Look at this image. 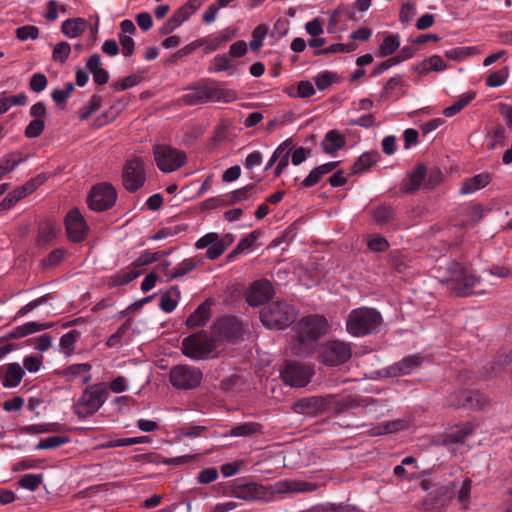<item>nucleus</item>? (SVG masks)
<instances>
[{"label": "nucleus", "instance_id": "1a4fd4ad", "mask_svg": "<svg viewBox=\"0 0 512 512\" xmlns=\"http://www.w3.org/2000/svg\"><path fill=\"white\" fill-rule=\"evenodd\" d=\"M153 155L157 167L164 173L178 170L187 158L185 152L166 144L154 145Z\"/></svg>", "mask_w": 512, "mask_h": 512}, {"label": "nucleus", "instance_id": "4468645a", "mask_svg": "<svg viewBox=\"0 0 512 512\" xmlns=\"http://www.w3.org/2000/svg\"><path fill=\"white\" fill-rule=\"evenodd\" d=\"M123 186L129 192H136L146 181L144 163L140 158L128 160L122 174Z\"/></svg>", "mask_w": 512, "mask_h": 512}, {"label": "nucleus", "instance_id": "ddd939ff", "mask_svg": "<svg viewBox=\"0 0 512 512\" xmlns=\"http://www.w3.org/2000/svg\"><path fill=\"white\" fill-rule=\"evenodd\" d=\"M283 381L291 387L306 386L313 375L311 368L296 361H286L280 370Z\"/></svg>", "mask_w": 512, "mask_h": 512}, {"label": "nucleus", "instance_id": "c85d7f7f", "mask_svg": "<svg viewBox=\"0 0 512 512\" xmlns=\"http://www.w3.org/2000/svg\"><path fill=\"white\" fill-rule=\"evenodd\" d=\"M345 138L337 130H329L324 139L322 140L321 146L326 154L334 155L339 149L345 146Z\"/></svg>", "mask_w": 512, "mask_h": 512}, {"label": "nucleus", "instance_id": "20e7f679", "mask_svg": "<svg viewBox=\"0 0 512 512\" xmlns=\"http://www.w3.org/2000/svg\"><path fill=\"white\" fill-rule=\"evenodd\" d=\"M383 323L381 313L375 308L353 309L346 318V329L354 337H365L380 332Z\"/></svg>", "mask_w": 512, "mask_h": 512}, {"label": "nucleus", "instance_id": "6ab92c4d", "mask_svg": "<svg viewBox=\"0 0 512 512\" xmlns=\"http://www.w3.org/2000/svg\"><path fill=\"white\" fill-rule=\"evenodd\" d=\"M214 333L227 340L238 339L242 336L243 327L239 319L227 316L219 319L213 326Z\"/></svg>", "mask_w": 512, "mask_h": 512}, {"label": "nucleus", "instance_id": "8fccbe9b", "mask_svg": "<svg viewBox=\"0 0 512 512\" xmlns=\"http://www.w3.org/2000/svg\"><path fill=\"white\" fill-rule=\"evenodd\" d=\"M69 442L67 437L51 436L41 439L36 445L37 450L54 449Z\"/></svg>", "mask_w": 512, "mask_h": 512}, {"label": "nucleus", "instance_id": "4c0bfd02", "mask_svg": "<svg viewBox=\"0 0 512 512\" xmlns=\"http://www.w3.org/2000/svg\"><path fill=\"white\" fill-rule=\"evenodd\" d=\"M373 220L380 226L387 225L394 217V209L386 204H381L373 209Z\"/></svg>", "mask_w": 512, "mask_h": 512}, {"label": "nucleus", "instance_id": "5fc2aeb1", "mask_svg": "<svg viewBox=\"0 0 512 512\" xmlns=\"http://www.w3.org/2000/svg\"><path fill=\"white\" fill-rule=\"evenodd\" d=\"M65 250L62 248H56L51 251L47 257H45L41 261V266L43 269H50L54 266H57L64 258Z\"/></svg>", "mask_w": 512, "mask_h": 512}, {"label": "nucleus", "instance_id": "412c9836", "mask_svg": "<svg viewBox=\"0 0 512 512\" xmlns=\"http://www.w3.org/2000/svg\"><path fill=\"white\" fill-rule=\"evenodd\" d=\"M58 233L57 223L53 220L47 219L41 221L37 228L36 235V246L39 248H45L52 244Z\"/></svg>", "mask_w": 512, "mask_h": 512}, {"label": "nucleus", "instance_id": "9b49d317", "mask_svg": "<svg viewBox=\"0 0 512 512\" xmlns=\"http://www.w3.org/2000/svg\"><path fill=\"white\" fill-rule=\"evenodd\" d=\"M203 374L197 367L177 365L169 374L170 383L177 389H194L201 383Z\"/></svg>", "mask_w": 512, "mask_h": 512}, {"label": "nucleus", "instance_id": "473e14b6", "mask_svg": "<svg viewBox=\"0 0 512 512\" xmlns=\"http://www.w3.org/2000/svg\"><path fill=\"white\" fill-rule=\"evenodd\" d=\"M26 160L21 152H11L0 158V179L7 173L13 171L20 163Z\"/></svg>", "mask_w": 512, "mask_h": 512}, {"label": "nucleus", "instance_id": "6e6552de", "mask_svg": "<svg viewBox=\"0 0 512 512\" xmlns=\"http://www.w3.org/2000/svg\"><path fill=\"white\" fill-rule=\"evenodd\" d=\"M260 319L268 328L284 329L295 319L294 308L284 301H275L265 306L260 313Z\"/></svg>", "mask_w": 512, "mask_h": 512}, {"label": "nucleus", "instance_id": "a878e982", "mask_svg": "<svg viewBox=\"0 0 512 512\" xmlns=\"http://www.w3.org/2000/svg\"><path fill=\"white\" fill-rule=\"evenodd\" d=\"M485 404V398L478 391L463 390L459 393L455 405L469 409H481Z\"/></svg>", "mask_w": 512, "mask_h": 512}, {"label": "nucleus", "instance_id": "052dcab7", "mask_svg": "<svg viewBox=\"0 0 512 512\" xmlns=\"http://www.w3.org/2000/svg\"><path fill=\"white\" fill-rule=\"evenodd\" d=\"M471 489L472 480L470 478H465L457 494L459 503L464 507H467L470 503Z\"/></svg>", "mask_w": 512, "mask_h": 512}, {"label": "nucleus", "instance_id": "423d86ee", "mask_svg": "<svg viewBox=\"0 0 512 512\" xmlns=\"http://www.w3.org/2000/svg\"><path fill=\"white\" fill-rule=\"evenodd\" d=\"M218 340L205 330H201L182 340V353L192 360L208 359L217 348Z\"/></svg>", "mask_w": 512, "mask_h": 512}, {"label": "nucleus", "instance_id": "e433bc0d", "mask_svg": "<svg viewBox=\"0 0 512 512\" xmlns=\"http://www.w3.org/2000/svg\"><path fill=\"white\" fill-rule=\"evenodd\" d=\"M512 364V351L505 355H499L488 367H485V375L487 377L496 376L505 367Z\"/></svg>", "mask_w": 512, "mask_h": 512}, {"label": "nucleus", "instance_id": "49530a36", "mask_svg": "<svg viewBox=\"0 0 512 512\" xmlns=\"http://www.w3.org/2000/svg\"><path fill=\"white\" fill-rule=\"evenodd\" d=\"M101 105L102 97L100 95H93L89 103L80 109V120H87L93 113H95L101 107Z\"/></svg>", "mask_w": 512, "mask_h": 512}, {"label": "nucleus", "instance_id": "2f4dec72", "mask_svg": "<svg viewBox=\"0 0 512 512\" xmlns=\"http://www.w3.org/2000/svg\"><path fill=\"white\" fill-rule=\"evenodd\" d=\"M427 169L425 165L419 164L410 174L409 179L403 184L402 190L411 193L419 189L426 177Z\"/></svg>", "mask_w": 512, "mask_h": 512}, {"label": "nucleus", "instance_id": "09e8293b", "mask_svg": "<svg viewBox=\"0 0 512 512\" xmlns=\"http://www.w3.org/2000/svg\"><path fill=\"white\" fill-rule=\"evenodd\" d=\"M509 76V68L507 66L501 68L498 71L492 72L486 78V85L489 87H500L507 81Z\"/></svg>", "mask_w": 512, "mask_h": 512}, {"label": "nucleus", "instance_id": "bb28decb", "mask_svg": "<svg viewBox=\"0 0 512 512\" xmlns=\"http://www.w3.org/2000/svg\"><path fill=\"white\" fill-rule=\"evenodd\" d=\"M473 432V427L466 423L457 425L455 428L448 431L442 439L444 446H449L457 443H464L465 439Z\"/></svg>", "mask_w": 512, "mask_h": 512}, {"label": "nucleus", "instance_id": "603ef678", "mask_svg": "<svg viewBox=\"0 0 512 512\" xmlns=\"http://www.w3.org/2000/svg\"><path fill=\"white\" fill-rule=\"evenodd\" d=\"M319 512H363L353 505L327 503L315 508Z\"/></svg>", "mask_w": 512, "mask_h": 512}, {"label": "nucleus", "instance_id": "13d9d810", "mask_svg": "<svg viewBox=\"0 0 512 512\" xmlns=\"http://www.w3.org/2000/svg\"><path fill=\"white\" fill-rule=\"evenodd\" d=\"M74 85L70 82L66 83L63 89H55L51 93L52 100L61 105L67 101L74 91Z\"/></svg>", "mask_w": 512, "mask_h": 512}, {"label": "nucleus", "instance_id": "72a5a7b5", "mask_svg": "<svg viewBox=\"0 0 512 512\" xmlns=\"http://www.w3.org/2000/svg\"><path fill=\"white\" fill-rule=\"evenodd\" d=\"M86 27V21L83 18H71L65 20L61 25V30L69 38L80 36Z\"/></svg>", "mask_w": 512, "mask_h": 512}, {"label": "nucleus", "instance_id": "f257e3e1", "mask_svg": "<svg viewBox=\"0 0 512 512\" xmlns=\"http://www.w3.org/2000/svg\"><path fill=\"white\" fill-rule=\"evenodd\" d=\"M327 321L320 315L303 317L295 326L293 353L299 357L310 356L318 346V340L324 335Z\"/></svg>", "mask_w": 512, "mask_h": 512}, {"label": "nucleus", "instance_id": "dca6fc26", "mask_svg": "<svg viewBox=\"0 0 512 512\" xmlns=\"http://www.w3.org/2000/svg\"><path fill=\"white\" fill-rule=\"evenodd\" d=\"M232 495L245 501H254L268 499L270 492L261 484L236 480L232 486Z\"/></svg>", "mask_w": 512, "mask_h": 512}, {"label": "nucleus", "instance_id": "f03ea898", "mask_svg": "<svg viewBox=\"0 0 512 512\" xmlns=\"http://www.w3.org/2000/svg\"><path fill=\"white\" fill-rule=\"evenodd\" d=\"M185 90L187 93L182 96V101L188 106L207 102L230 103L236 99L235 91L222 88L219 82L212 78H202Z\"/></svg>", "mask_w": 512, "mask_h": 512}, {"label": "nucleus", "instance_id": "aec40b11", "mask_svg": "<svg viewBox=\"0 0 512 512\" xmlns=\"http://www.w3.org/2000/svg\"><path fill=\"white\" fill-rule=\"evenodd\" d=\"M422 363V358L418 355H409L387 368L389 377H400L411 374Z\"/></svg>", "mask_w": 512, "mask_h": 512}, {"label": "nucleus", "instance_id": "393cba45", "mask_svg": "<svg viewBox=\"0 0 512 512\" xmlns=\"http://www.w3.org/2000/svg\"><path fill=\"white\" fill-rule=\"evenodd\" d=\"M53 326L52 323L27 322L13 328L7 335V339H20L30 334L46 330Z\"/></svg>", "mask_w": 512, "mask_h": 512}, {"label": "nucleus", "instance_id": "6e6d98bb", "mask_svg": "<svg viewBox=\"0 0 512 512\" xmlns=\"http://www.w3.org/2000/svg\"><path fill=\"white\" fill-rule=\"evenodd\" d=\"M142 79L143 77L140 74L135 73L116 81L112 86L115 91H124L130 87L136 86Z\"/></svg>", "mask_w": 512, "mask_h": 512}, {"label": "nucleus", "instance_id": "774afa93", "mask_svg": "<svg viewBox=\"0 0 512 512\" xmlns=\"http://www.w3.org/2000/svg\"><path fill=\"white\" fill-rule=\"evenodd\" d=\"M47 84L48 80L44 74L35 73L30 79L29 87L32 91L40 93L46 89Z\"/></svg>", "mask_w": 512, "mask_h": 512}, {"label": "nucleus", "instance_id": "9d476101", "mask_svg": "<svg viewBox=\"0 0 512 512\" xmlns=\"http://www.w3.org/2000/svg\"><path fill=\"white\" fill-rule=\"evenodd\" d=\"M352 356L350 343L332 340L323 344L319 349V359L327 366H339Z\"/></svg>", "mask_w": 512, "mask_h": 512}, {"label": "nucleus", "instance_id": "a211bd4d", "mask_svg": "<svg viewBox=\"0 0 512 512\" xmlns=\"http://www.w3.org/2000/svg\"><path fill=\"white\" fill-rule=\"evenodd\" d=\"M65 227L68 239L74 243L84 240L88 233V226L80 211L74 208L65 217Z\"/></svg>", "mask_w": 512, "mask_h": 512}, {"label": "nucleus", "instance_id": "b1692460", "mask_svg": "<svg viewBox=\"0 0 512 512\" xmlns=\"http://www.w3.org/2000/svg\"><path fill=\"white\" fill-rule=\"evenodd\" d=\"M492 178L489 173H480L462 182L459 193L462 195L472 194L486 187Z\"/></svg>", "mask_w": 512, "mask_h": 512}, {"label": "nucleus", "instance_id": "7ed1b4c3", "mask_svg": "<svg viewBox=\"0 0 512 512\" xmlns=\"http://www.w3.org/2000/svg\"><path fill=\"white\" fill-rule=\"evenodd\" d=\"M447 274L448 276L444 282L447 288L456 296L467 297L484 292V290H476L481 284V278L458 262L453 261L448 264Z\"/></svg>", "mask_w": 512, "mask_h": 512}, {"label": "nucleus", "instance_id": "58836bf2", "mask_svg": "<svg viewBox=\"0 0 512 512\" xmlns=\"http://www.w3.org/2000/svg\"><path fill=\"white\" fill-rule=\"evenodd\" d=\"M256 192L255 184H248L245 187L232 191L226 198L224 205H232L238 202L246 201Z\"/></svg>", "mask_w": 512, "mask_h": 512}, {"label": "nucleus", "instance_id": "f704fd0d", "mask_svg": "<svg viewBox=\"0 0 512 512\" xmlns=\"http://www.w3.org/2000/svg\"><path fill=\"white\" fill-rule=\"evenodd\" d=\"M208 71L211 73L228 71L231 75L235 72V67L231 64L228 54H218L211 60Z\"/></svg>", "mask_w": 512, "mask_h": 512}, {"label": "nucleus", "instance_id": "4d7b16f0", "mask_svg": "<svg viewBox=\"0 0 512 512\" xmlns=\"http://www.w3.org/2000/svg\"><path fill=\"white\" fill-rule=\"evenodd\" d=\"M42 482L41 474H25L19 480V485L30 491H35Z\"/></svg>", "mask_w": 512, "mask_h": 512}, {"label": "nucleus", "instance_id": "ea45409f", "mask_svg": "<svg viewBox=\"0 0 512 512\" xmlns=\"http://www.w3.org/2000/svg\"><path fill=\"white\" fill-rule=\"evenodd\" d=\"M261 432V425L256 422H244L231 428L233 437L253 436Z\"/></svg>", "mask_w": 512, "mask_h": 512}, {"label": "nucleus", "instance_id": "7c9ffc66", "mask_svg": "<svg viewBox=\"0 0 512 512\" xmlns=\"http://www.w3.org/2000/svg\"><path fill=\"white\" fill-rule=\"evenodd\" d=\"M260 232L255 230L249 233L247 236L242 238L236 247L227 255V262L234 261L240 254L245 253L253 247L256 240L258 239Z\"/></svg>", "mask_w": 512, "mask_h": 512}, {"label": "nucleus", "instance_id": "5701e85b", "mask_svg": "<svg viewBox=\"0 0 512 512\" xmlns=\"http://www.w3.org/2000/svg\"><path fill=\"white\" fill-rule=\"evenodd\" d=\"M212 300L207 299L187 318L186 325L189 328L204 326L211 316Z\"/></svg>", "mask_w": 512, "mask_h": 512}, {"label": "nucleus", "instance_id": "4be33fe9", "mask_svg": "<svg viewBox=\"0 0 512 512\" xmlns=\"http://www.w3.org/2000/svg\"><path fill=\"white\" fill-rule=\"evenodd\" d=\"M317 488L314 483L294 480H281L275 484V491L277 493H305L313 492Z\"/></svg>", "mask_w": 512, "mask_h": 512}, {"label": "nucleus", "instance_id": "c9c22d12", "mask_svg": "<svg viewBox=\"0 0 512 512\" xmlns=\"http://www.w3.org/2000/svg\"><path fill=\"white\" fill-rule=\"evenodd\" d=\"M28 101L25 93H19L13 96H5V92L0 93V115L6 113L12 106H22Z\"/></svg>", "mask_w": 512, "mask_h": 512}, {"label": "nucleus", "instance_id": "79ce46f5", "mask_svg": "<svg viewBox=\"0 0 512 512\" xmlns=\"http://www.w3.org/2000/svg\"><path fill=\"white\" fill-rule=\"evenodd\" d=\"M287 93L293 98H308L315 94V89L310 81L304 80L300 81L296 88L290 87Z\"/></svg>", "mask_w": 512, "mask_h": 512}, {"label": "nucleus", "instance_id": "69168bd1", "mask_svg": "<svg viewBox=\"0 0 512 512\" xmlns=\"http://www.w3.org/2000/svg\"><path fill=\"white\" fill-rule=\"evenodd\" d=\"M335 76V73L330 71H323L318 73L314 77L315 85L319 90H324L333 83Z\"/></svg>", "mask_w": 512, "mask_h": 512}, {"label": "nucleus", "instance_id": "864d4df0", "mask_svg": "<svg viewBox=\"0 0 512 512\" xmlns=\"http://www.w3.org/2000/svg\"><path fill=\"white\" fill-rule=\"evenodd\" d=\"M389 262L398 273H403L409 267L407 258L398 250L390 252Z\"/></svg>", "mask_w": 512, "mask_h": 512}, {"label": "nucleus", "instance_id": "3c124183", "mask_svg": "<svg viewBox=\"0 0 512 512\" xmlns=\"http://www.w3.org/2000/svg\"><path fill=\"white\" fill-rule=\"evenodd\" d=\"M355 50L354 44H343V43H335L330 45L327 48L318 49L314 52V55H327L334 53H349Z\"/></svg>", "mask_w": 512, "mask_h": 512}, {"label": "nucleus", "instance_id": "c03bdc74", "mask_svg": "<svg viewBox=\"0 0 512 512\" xmlns=\"http://www.w3.org/2000/svg\"><path fill=\"white\" fill-rule=\"evenodd\" d=\"M377 161V153L362 154L352 166V174H359L370 168Z\"/></svg>", "mask_w": 512, "mask_h": 512}, {"label": "nucleus", "instance_id": "a18cd8bd", "mask_svg": "<svg viewBox=\"0 0 512 512\" xmlns=\"http://www.w3.org/2000/svg\"><path fill=\"white\" fill-rule=\"evenodd\" d=\"M174 293L177 297L180 295V291L177 287H173L169 292L164 293L159 302V307L166 313H171L177 306V300L171 297Z\"/></svg>", "mask_w": 512, "mask_h": 512}, {"label": "nucleus", "instance_id": "de8ad7c7", "mask_svg": "<svg viewBox=\"0 0 512 512\" xmlns=\"http://www.w3.org/2000/svg\"><path fill=\"white\" fill-rule=\"evenodd\" d=\"M197 264L198 262L193 258L184 259L175 267L173 272L169 275V279H176L188 274L197 266Z\"/></svg>", "mask_w": 512, "mask_h": 512}, {"label": "nucleus", "instance_id": "2eb2a0df", "mask_svg": "<svg viewBox=\"0 0 512 512\" xmlns=\"http://www.w3.org/2000/svg\"><path fill=\"white\" fill-rule=\"evenodd\" d=\"M362 408L366 415L379 419L388 412V402L385 399H376L371 396H359L347 401L345 408Z\"/></svg>", "mask_w": 512, "mask_h": 512}, {"label": "nucleus", "instance_id": "cd10ccee", "mask_svg": "<svg viewBox=\"0 0 512 512\" xmlns=\"http://www.w3.org/2000/svg\"><path fill=\"white\" fill-rule=\"evenodd\" d=\"M407 427V422L402 419L378 423L373 425L367 432L370 436H382L401 431Z\"/></svg>", "mask_w": 512, "mask_h": 512}, {"label": "nucleus", "instance_id": "680f3d73", "mask_svg": "<svg viewBox=\"0 0 512 512\" xmlns=\"http://www.w3.org/2000/svg\"><path fill=\"white\" fill-rule=\"evenodd\" d=\"M45 128L43 119H33L25 128L24 134L27 138L39 137Z\"/></svg>", "mask_w": 512, "mask_h": 512}, {"label": "nucleus", "instance_id": "37998d69", "mask_svg": "<svg viewBox=\"0 0 512 512\" xmlns=\"http://www.w3.org/2000/svg\"><path fill=\"white\" fill-rule=\"evenodd\" d=\"M201 4V0H189L184 5L179 7L173 15L184 23L200 8Z\"/></svg>", "mask_w": 512, "mask_h": 512}, {"label": "nucleus", "instance_id": "a19ab883", "mask_svg": "<svg viewBox=\"0 0 512 512\" xmlns=\"http://www.w3.org/2000/svg\"><path fill=\"white\" fill-rule=\"evenodd\" d=\"M400 47L398 34H388L379 46V56L387 57L392 55Z\"/></svg>", "mask_w": 512, "mask_h": 512}, {"label": "nucleus", "instance_id": "bf43d9fd", "mask_svg": "<svg viewBox=\"0 0 512 512\" xmlns=\"http://www.w3.org/2000/svg\"><path fill=\"white\" fill-rule=\"evenodd\" d=\"M71 52V46L66 41H61L54 46L52 57L55 61L64 63Z\"/></svg>", "mask_w": 512, "mask_h": 512}, {"label": "nucleus", "instance_id": "f8f14e48", "mask_svg": "<svg viewBox=\"0 0 512 512\" xmlns=\"http://www.w3.org/2000/svg\"><path fill=\"white\" fill-rule=\"evenodd\" d=\"M117 192L115 188L108 183H100L94 186L88 195L87 202L91 210L103 212L115 204Z\"/></svg>", "mask_w": 512, "mask_h": 512}, {"label": "nucleus", "instance_id": "e2e57ef3", "mask_svg": "<svg viewBox=\"0 0 512 512\" xmlns=\"http://www.w3.org/2000/svg\"><path fill=\"white\" fill-rule=\"evenodd\" d=\"M39 36V29L34 25H25L16 29V37L21 41L36 39Z\"/></svg>", "mask_w": 512, "mask_h": 512}, {"label": "nucleus", "instance_id": "338daca9", "mask_svg": "<svg viewBox=\"0 0 512 512\" xmlns=\"http://www.w3.org/2000/svg\"><path fill=\"white\" fill-rule=\"evenodd\" d=\"M79 336H80V333L77 330H72V331L64 334L60 338L61 348L66 352H70V351L74 350V345Z\"/></svg>", "mask_w": 512, "mask_h": 512}, {"label": "nucleus", "instance_id": "0eeeda50", "mask_svg": "<svg viewBox=\"0 0 512 512\" xmlns=\"http://www.w3.org/2000/svg\"><path fill=\"white\" fill-rule=\"evenodd\" d=\"M338 405L337 397L328 394L300 398L293 404L292 408L295 413L314 417L328 411L342 410L343 408H338Z\"/></svg>", "mask_w": 512, "mask_h": 512}, {"label": "nucleus", "instance_id": "0e129e2a", "mask_svg": "<svg viewBox=\"0 0 512 512\" xmlns=\"http://www.w3.org/2000/svg\"><path fill=\"white\" fill-rule=\"evenodd\" d=\"M23 198L24 196L22 193H19V189L16 188L0 202V211L10 210L18 201Z\"/></svg>", "mask_w": 512, "mask_h": 512}, {"label": "nucleus", "instance_id": "f3484780", "mask_svg": "<svg viewBox=\"0 0 512 512\" xmlns=\"http://www.w3.org/2000/svg\"><path fill=\"white\" fill-rule=\"evenodd\" d=\"M246 301L256 307L268 302L274 295V288L268 279L254 281L246 291Z\"/></svg>", "mask_w": 512, "mask_h": 512}, {"label": "nucleus", "instance_id": "c756f323", "mask_svg": "<svg viewBox=\"0 0 512 512\" xmlns=\"http://www.w3.org/2000/svg\"><path fill=\"white\" fill-rule=\"evenodd\" d=\"M24 374L25 372L19 363H9L6 366L5 377L2 381L3 386L5 388L17 387L20 384Z\"/></svg>", "mask_w": 512, "mask_h": 512}, {"label": "nucleus", "instance_id": "39448f33", "mask_svg": "<svg viewBox=\"0 0 512 512\" xmlns=\"http://www.w3.org/2000/svg\"><path fill=\"white\" fill-rule=\"evenodd\" d=\"M109 397L108 384L98 382L88 385L73 405V412L80 420L96 414Z\"/></svg>", "mask_w": 512, "mask_h": 512}]
</instances>
